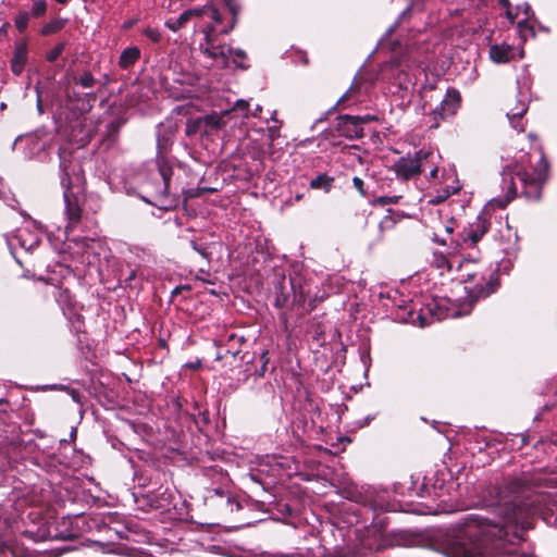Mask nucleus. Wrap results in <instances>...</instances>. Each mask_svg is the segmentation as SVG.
I'll list each match as a JSON object with an SVG mask.
<instances>
[{
    "label": "nucleus",
    "instance_id": "1",
    "mask_svg": "<svg viewBox=\"0 0 557 557\" xmlns=\"http://www.w3.org/2000/svg\"><path fill=\"white\" fill-rule=\"evenodd\" d=\"M60 159V183L63 188L64 215L67 220L65 226V240L67 248L81 263L95 265L101 255L107 252L104 244L100 239L89 237H73L69 234L76 227L82 218V209L77 193L78 185L83 181L82 166L72 160V152L67 148L59 149Z\"/></svg>",
    "mask_w": 557,
    "mask_h": 557
},
{
    "label": "nucleus",
    "instance_id": "2",
    "mask_svg": "<svg viewBox=\"0 0 557 557\" xmlns=\"http://www.w3.org/2000/svg\"><path fill=\"white\" fill-rule=\"evenodd\" d=\"M424 63L414 46L410 45L405 53L392 58L382 65V79L388 84V90L401 99V104L410 102L417 84V71Z\"/></svg>",
    "mask_w": 557,
    "mask_h": 557
},
{
    "label": "nucleus",
    "instance_id": "3",
    "mask_svg": "<svg viewBox=\"0 0 557 557\" xmlns=\"http://www.w3.org/2000/svg\"><path fill=\"white\" fill-rule=\"evenodd\" d=\"M537 166L532 173L516 165L515 169H505L503 172V183L507 188V195L502 199H492L488 203L491 208H505L517 195V184H520L521 194L529 200H539L542 195V187L548 178V162L543 151H540Z\"/></svg>",
    "mask_w": 557,
    "mask_h": 557
},
{
    "label": "nucleus",
    "instance_id": "4",
    "mask_svg": "<svg viewBox=\"0 0 557 557\" xmlns=\"http://www.w3.org/2000/svg\"><path fill=\"white\" fill-rule=\"evenodd\" d=\"M205 42H201L199 48L201 52L213 60L218 65L226 67L231 61L237 67L246 69L243 63L246 60V52L242 49H232L226 45H219L214 38L215 27L210 24L208 27H203Z\"/></svg>",
    "mask_w": 557,
    "mask_h": 557
},
{
    "label": "nucleus",
    "instance_id": "5",
    "mask_svg": "<svg viewBox=\"0 0 557 557\" xmlns=\"http://www.w3.org/2000/svg\"><path fill=\"white\" fill-rule=\"evenodd\" d=\"M193 18L198 20L196 26L201 33H203V27H208L210 24H213V27H215L221 21L218 10L213 5L207 4L202 8L184 11L176 20L166 21L165 26L172 32H177Z\"/></svg>",
    "mask_w": 557,
    "mask_h": 557
},
{
    "label": "nucleus",
    "instance_id": "6",
    "mask_svg": "<svg viewBox=\"0 0 557 557\" xmlns=\"http://www.w3.org/2000/svg\"><path fill=\"white\" fill-rule=\"evenodd\" d=\"M465 285V290L471 301L488 297L493 294L498 286L497 271L491 265L481 271L480 278L475 276L472 280L461 282Z\"/></svg>",
    "mask_w": 557,
    "mask_h": 557
},
{
    "label": "nucleus",
    "instance_id": "7",
    "mask_svg": "<svg viewBox=\"0 0 557 557\" xmlns=\"http://www.w3.org/2000/svg\"><path fill=\"white\" fill-rule=\"evenodd\" d=\"M434 158L432 151L419 150L413 156L401 157L393 164V171L400 180L408 181L426 170L429 159Z\"/></svg>",
    "mask_w": 557,
    "mask_h": 557
},
{
    "label": "nucleus",
    "instance_id": "8",
    "mask_svg": "<svg viewBox=\"0 0 557 557\" xmlns=\"http://www.w3.org/2000/svg\"><path fill=\"white\" fill-rule=\"evenodd\" d=\"M519 86V98L517 106L507 112V117L512 128L518 132H523L524 126L522 124V116L529 108V79L528 77H521L517 79Z\"/></svg>",
    "mask_w": 557,
    "mask_h": 557
},
{
    "label": "nucleus",
    "instance_id": "9",
    "mask_svg": "<svg viewBox=\"0 0 557 557\" xmlns=\"http://www.w3.org/2000/svg\"><path fill=\"white\" fill-rule=\"evenodd\" d=\"M460 103V92L455 88H448L441 103L436 106L431 113L434 120V123L431 126L437 127L441 121L455 115Z\"/></svg>",
    "mask_w": 557,
    "mask_h": 557
},
{
    "label": "nucleus",
    "instance_id": "10",
    "mask_svg": "<svg viewBox=\"0 0 557 557\" xmlns=\"http://www.w3.org/2000/svg\"><path fill=\"white\" fill-rule=\"evenodd\" d=\"M487 230L488 223L485 214H480L473 223L469 224L468 227L463 228V231L458 234L456 244L461 248L474 247L486 234Z\"/></svg>",
    "mask_w": 557,
    "mask_h": 557
},
{
    "label": "nucleus",
    "instance_id": "11",
    "mask_svg": "<svg viewBox=\"0 0 557 557\" xmlns=\"http://www.w3.org/2000/svg\"><path fill=\"white\" fill-rule=\"evenodd\" d=\"M372 119L370 115H345L338 122V132L342 136L349 139L360 138L363 136V124Z\"/></svg>",
    "mask_w": 557,
    "mask_h": 557
},
{
    "label": "nucleus",
    "instance_id": "12",
    "mask_svg": "<svg viewBox=\"0 0 557 557\" xmlns=\"http://www.w3.org/2000/svg\"><path fill=\"white\" fill-rule=\"evenodd\" d=\"M95 101L96 95L92 92L78 94L73 91L69 92L66 96V108L74 116H78L89 112L92 109Z\"/></svg>",
    "mask_w": 557,
    "mask_h": 557
},
{
    "label": "nucleus",
    "instance_id": "13",
    "mask_svg": "<svg viewBox=\"0 0 557 557\" xmlns=\"http://www.w3.org/2000/svg\"><path fill=\"white\" fill-rule=\"evenodd\" d=\"M7 243L11 250V253L16 259V256H15L16 244L21 248L25 249L26 251H32L35 247L38 246L39 238L36 235H33L28 232L18 231V233L15 235L7 236Z\"/></svg>",
    "mask_w": 557,
    "mask_h": 557
},
{
    "label": "nucleus",
    "instance_id": "14",
    "mask_svg": "<svg viewBox=\"0 0 557 557\" xmlns=\"http://www.w3.org/2000/svg\"><path fill=\"white\" fill-rule=\"evenodd\" d=\"M486 262L474 260V259H463L458 268V278L460 282L472 280L478 276L480 278L481 271L488 267Z\"/></svg>",
    "mask_w": 557,
    "mask_h": 557
},
{
    "label": "nucleus",
    "instance_id": "15",
    "mask_svg": "<svg viewBox=\"0 0 557 557\" xmlns=\"http://www.w3.org/2000/svg\"><path fill=\"white\" fill-rule=\"evenodd\" d=\"M27 42L25 40H21L15 44L13 58L11 60V70L15 75H20L27 61Z\"/></svg>",
    "mask_w": 557,
    "mask_h": 557
},
{
    "label": "nucleus",
    "instance_id": "16",
    "mask_svg": "<svg viewBox=\"0 0 557 557\" xmlns=\"http://www.w3.org/2000/svg\"><path fill=\"white\" fill-rule=\"evenodd\" d=\"M231 113L230 110L221 111L220 113H211L202 116L205 125V135L213 134L225 126V117Z\"/></svg>",
    "mask_w": 557,
    "mask_h": 557
},
{
    "label": "nucleus",
    "instance_id": "17",
    "mask_svg": "<svg viewBox=\"0 0 557 557\" xmlns=\"http://www.w3.org/2000/svg\"><path fill=\"white\" fill-rule=\"evenodd\" d=\"M513 51L510 45H493L490 48V58L494 63H507L513 58Z\"/></svg>",
    "mask_w": 557,
    "mask_h": 557
},
{
    "label": "nucleus",
    "instance_id": "18",
    "mask_svg": "<svg viewBox=\"0 0 557 557\" xmlns=\"http://www.w3.org/2000/svg\"><path fill=\"white\" fill-rule=\"evenodd\" d=\"M159 173L161 181L158 184L154 200L160 201V206H163V202L168 197V187L171 177V170L169 168H165L164 165L159 164Z\"/></svg>",
    "mask_w": 557,
    "mask_h": 557
},
{
    "label": "nucleus",
    "instance_id": "19",
    "mask_svg": "<svg viewBox=\"0 0 557 557\" xmlns=\"http://www.w3.org/2000/svg\"><path fill=\"white\" fill-rule=\"evenodd\" d=\"M139 58L140 50L138 47H127L120 54L119 66L124 70L129 69L138 61Z\"/></svg>",
    "mask_w": 557,
    "mask_h": 557
},
{
    "label": "nucleus",
    "instance_id": "20",
    "mask_svg": "<svg viewBox=\"0 0 557 557\" xmlns=\"http://www.w3.org/2000/svg\"><path fill=\"white\" fill-rule=\"evenodd\" d=\"M185 133L189 137L194 136L196 134L205 135V125H203L202 116L187 120Z\"/></svg>",
    "mask_w": 557,
    "mask_h": 557
},
{
    "label": "nucleus",
    "instance_id": "21",
    "mask_svg": "<svg viewBox=\"0 0 557 557\" xmlns=\"http://www.w3.org/2000/svg\"><path fill=\"white\" fill-rule=\"evenodd\" d=\"M333 178L327 176L326 174H320L315 178L311 180L310 187L312 189L323 188L325 191H329L332 186Z\"/></svg>",
    "mask_w": 557,
    "mask_h": 557
},
{
    "label": "nucleus",
    "instance_id": "22",
    "mask_svg": "<svg viewBox=\"0 0 557 557\" xmlns=\"http://www.w3.org/2000/svg\"><path fill=\"white\" fill-rule=\"evenodd\" d=\"M460 189L459 185L446 187L442 191H438L437 195L430 198L429 202L432 205H438L446 200L450 195L456 194Z\"/></svg>",
    "mask_w": 557,
    "mask_h": 557
},
{
    "label": "nucleus",
    "instance_id": "23",
    "mask_svg": "<svg viewBox=\"0 0 557 557\" xmlns=\"http://www.w3.org/2000/svg\"><path fill=\"white\" fill-rule=\"evenodd\" d=\"M64 24H65L64 20L53 18L42 26L41 35L48 36V35L54 34V33L59 32L60 29H62Z\"/></svg>",
    "mask_w": 557,
    "mask_h": 557
},
{
    "label": "nucleus",
    "instance_id": "24",
    "mask_svg": "<svg viewBox=\"0 0 557 557\" xmlns=\"http://www.w3.org/2000/svg\"><path fill=\"white\" fill-rule=\"evenodd\" d=\"M431 264L442 272L450 269V263L447 257L441 252H434Z\"/></svg>",
    "mask_w": 557,
    "mask_h": 557
},
{
    "label": "nucleus",
    "instance_id": "25",
    "mask_svg": "<svg viewBox=\"0 0 557 557\" xmlns=\"http://www.w3.org/2000/svg\"><path fill=\"white\" fill-rule=\"evenodd\" d=\"M529 11H530V7L529 4H524V14L525 16H529ZM518 30H519V34L521 37L524 36L525 32H530L532 36H534V30H533V27L529 25L528 23V17H525L524 20L518 22Z\"/></svg>",
    "mask_w": 557,
    "mask_h": 557
},
{
    "label": "nucleus",
    "instance_id": "26",
    "mask_svg": "<svg viewBox=\"0 0 557 557\" xmlns=\"http://www.w3.org/2000/svg\"><path fill=\"white\" fill-rule=\"evenodd\" d=\"M30 18V14L26 11L20 12L14 20L15 27L22 33L26 29L28 22Z\"/></svg>",
    "mask_w": 557,
    "mask_h": 557
},
{
    "label": "nucleus",
    "instance_id": "27",
    "mask_svg": "<svg viewBox=\"0 0 557 557\" xmlns=\"http://www.w3.org/2000/svg\"><path fill=\"white\" fill-rule=\"evenodd\" d=\"M47 11V3L45 0H37V1H34L33 5H32V12L29 13L30 16H34V17H40L42 15H45Z\"/></svg>",
    "mask_w": 557,
    "mask_h": 557
},
{
    "label": "nucleus",
    "instance_id": "28",
    "mask_svg": "<svg viewBox=\"0 0 557 557\" xmlns=\"http://www.w3.org/2000/svg\"><path fill=\"white\" fill-rule=\"evenodd\" d=\"M75 82L83 88H91L96 84V79L90 72H85Z\"/></svg>",
    "mask_w": 557,
    "mask_h": 557
},
{
    "label": "nucleus",
    "instance_id": "29",
    "mask_svg": "<svg viewBox=\"0 0 557 557\" xmlns=\"http://www.w3.org/2000/svg\"><path fill=\"white\" fill-rule=\"evenodd\" d=\"M190 245L195 251H197L203 259L209 260L211 257L210 247L206 244H199L196 240H191Z\"/></svg>",
    "mask_w": 557,
    "mask_h": 557
},
{
    "label": "nucleus",
    "instance_id": "30",
    "mask_svg": "<svg viewBox=\"0 0 557 557\" xmlns=\"http://www.w3.org/2000/svg\"><path fill=\"white\" fill-rule=\"evenodd\" d=\"M55 299L59 305L64 308L65 306H71V294L67 289H58V294L55 295Z\"/></svg>",
    "mask_w": 557,
    "mask_h": 557
},
{
    "label": "nucleus",
    "instance_id": "31",
    "mask_svg": "<svg viewBox=\"0 0 557 557\" xmlns=\"http://www.w3.org/2000/svg\"><path fill=\"white\" fill-rule=\"evenodd\" d=\"M64 49H65L64 42L58 44L54 48H52L50 51L47 52V55H46L47 60L49 62H54L62 54Z\"/></svg>",
    "mask_w": 557,
    "mask_h": 557
},
{
    "label": "nucleus",
    "instance_id": "32",
    "mask_svg": "<svg viewBox=\"0 0 557 557\" xmlns=\"http://www.w3.org/2000/svg\"><path fill=\"white\" fill-rule=\"evenodd\" d=\"M410 11L411 7H408L400 13L397 21L386 30L387 36H389L398 27V25H400L409 16Z\"/></svg>",
    "mask_w": 557,
    "mask_h": 557
},
{
    "label": "nucleus",
    "instance_id": "33",
    "mask_svg": "<svg viewBox=\"0 0 557 557\" xmlns=\"http://www.w3.org/2000/svg\"><path fill=\"white\" fill-rule=\"evenodd\" d=\"M232 111H240L243 113V116L244 117H248L249 116V103L248 101L244 100V99H238Z\"/></svg>",
    "mask_w": 557,
    "mask_h": 557
},
{
    "label": "nucleus",
    "instance_id": "34",
    "mask_svg": "<svg viewBox=\"0 0 557 557\" xmlns=\"http://www.w3.org/2000/svg\"><path fill=\"white\" fill-rule=\"evenodd\" d=\"M278 126L269 127V135H268V151L262 150L258 153V158H262L265 153L271 154V147L272 143L274 140L275 133L277 131Z\"/></svg>",
    "mask_w": 557,
    "mask_h": 557
},
{
    "label": "nucleus",
    "instance_id": "35",
    "mask_svg": "<svg viewBox=\"0 0 557 557\" xmlns=\"http://www.w3.org/2000/svg\"><path fill=\"white\" fill-rule=\"evenodd\" d=\"M276 293L277 295L274 300V306L277 308H283L288 301V295L282 292L280 286H276Z\"/></svg>",
    "mask_w": 557,
    "mask_h": 557
},
{
    "label": "nucleus",
    "instance_id": "36",
    "mask_svg": "<svg viewBox=\"0 0 557 557\" xmlns=\"http://www.w3.org/2000/svg\"><path fill=\"white\" fill-rule=\"evenodd\" d=\"M144 35L148 37L152 42H159L161 40V33L157 28L147 27L144 29Z\"/></svg>",
    "mask_w": 557,
    "mask_h": 557
},
{
    "label": "nucleus",
    "instance_id": "37",
    "mask_svg": "<svg viewBox=\"0 0 557 557\" xmlns=\"http://www.w3.org/2000/svg\"><path fill=\"white\" fill-rule=\"evenodd\" d=\"M352 185L361 196H367V190L364 189V182L360 177H352Z\"/></svg>",
    "mask_w": 557,
    "mask_h": 557
},
{
    "label": "nucleus",
    "instance_id": "38",
    "mask_svg": "<svg viewBox=\"0 0 557 557\" xmlns=\"http://www.w3.org/2000/svg\"><path fill=\"white\" fill-rule=\"evenodd\" d=\"M355 90L350 87L337 101V106L346 107V102L352 97Z\"/></svg>",
    "mask_w": 557,
    "mask_h": 557
},
{
    "label": "nucleus",
    "instance_id": "39",
    "mask_svg": "<svg viewBox=\"0 0 557 557\" xmlns=\"http://www.w3.org/2000/svg\"><path fill=\"white\" fill-rule=\"evenodd\" d=\"M435 158L436 156L434 154V158L433 159H429V162L426 163V168L432 165V168L430 169V177L431 178H435L437 176V173H438V168L437 165L435 164Z\"/></svg>",
    "mask_w": 557,
    "mask_h": 557
},
{
    "label": "nucleus",
    "instance_id": "40",
    "mask_svg": "<svg viewBox=\"0 0 557 557\" xmlns=\"http://www.w3.org/2000/svg\"><path fill=\"white\" fill-rule=\"evenodd\" d=\"M499 3L503 7L507 8L506 15H507L508 20L510 21V23H513L516 16L511 13V10L509 9V5H510L509 0H499Z\"/></svg>",
    "mask_w": 557,
    "mask_h": 557
},
{
    "label": "nucleus",
    "instance_id": "41",
    "mask_svg": "<svg viewBox=\"0 0 557 557\" xmlns=\"http://www.w3.org/2000/svg\"><path fill=\"white\" fill-rule=\"evenodd\" d=\"M230 9H231V11H232L233 15L235 16V15H236V13H237V12H236L235 7H230ZM234 25H235V20L233 21V23H232L227 28H223V29H221V33H222V34H227V33H230V32L234 28Z\"/></svg>",
    "mask_w": 557,
    "mask_h": 557
},
{
    "label": "nucleus",
    "instance_id": "42",
    "mask_svg": "<svg viewBox=\"0 0 557 557\" xmlns=\"http://www.w3.org/2000/svg\"><path fill=\"white\" fill-rule=\"evenodd\" d=\"M505 224H506V231H507V235H506L507 240H511V238H517V234H516V232H513V231L511 230V227L509 226V224H508V222H507V221H506V223H505Z\"/></svg>",
    "mask_w": 557,
    "mask_h": 557
},
{
    "label": "nucleus",
    "instance_id": "43",
    "mask_svg": "<svg viewBox=\"0 0 557 557\" xmlns=\"http://www.w3.org/2000/svg\"><path fill=\"white\" fill-rule=\"evenodd\" d=\"M262 112V107L260 104H257L253 109V111L251 112V115L257 117L260 115V113Z\"/></svg>",
    "mask_w": 557,
    "mask_h": 557
},
{
    "label": "nucleus",
    "instance_id": "44",
    "mask_svg": "<svg viewBox=\"0 0 557 557\" xmlns=\"http://www.w3.org/2000/svg\"><path fill=\"white\" fill-rule=\"evenodd\" d=\"M432 240L440 244V245H446V240L444 238H440L437 235H434L432 237Z\"/></svg>",
    "mask_w": 557,
    "mask_h": 557
},
{
    "label": "nucleus",
    "instance_id": "45",
    "mask_svg": "<svg viewBox=\"0 0 557 557\" xmlns=\"http://www.w3.org/2000/svg\"><path fill=\"white\" fill-rule=\"evenodd\" d=\"M117 127H119V125H117L116 123H111V124L109 125L110 131H116V129H117Z\"/></svg>",
    "mask_w": 557,
    "mask_h": 557
},
{
    "label": "nucleus",
    "instance_id": "46",
    "mask_svg": "<svg viewBox=\"0 0 557 557\" xmlns=\"http://www.w3.org/2000/svg\"><path fill=\"white\" fill-rule=\"evenodd\" d=\"M453 231H454V227H453V226H450V225H447V226H446V232H447L448 234H451V233H453Z\"/></svg>",
    "mask_w": 557,
    "mask_h": 557
},
{
    "label": "nucleus",
    "instance_id": "47",
    "mask_svg": "<svg viewBox=\"0 0 557 557\" xmlns=\"http://www.w3.org/2000/svg\"><path fill=\"white\" fill-rule=\"evenodd\" d=\"M302 197H304V195H302V194H297V195L295 196V200H296V201H299V200H301V199H302Z\"/></svg>",
    "mask_w": 557,
    "mask_h": 557
},
{
    "label": "nucleus",
    "instance_id": "48",
    "mask_svg": "<svg viewBox=\"0 0 557 557\" xmlns=\"http://www.w3.org/2000/svg\"><path fill=\"white\" fill-rule=\"evenodd\" d=\"M284 557H302V555L297 553V554L286 555Z\"/></svg>",
    "mask_w": 557,
    "mask_h": 557
},
{
    "label": "nucleus",
    "instance_id": "49",
    "mask_svg": "<svg viewBox=\"0 0 557 557\" xmlns=\"http://www.w3.org/2000/svg\"><path fill=\"white\" fill-rule=\"evenodd\" d=\"M135 277V271H132L127 280H133Z\"/></svg>",
    "mask_w": 557,
    "mask_h": 557
},
{
    "label": "nucleus",
    "instance_id": "50",
    "mask_svg": "<svg viewBox=\"0 0 557 557\" xmlns=\"http://www.w3.org/2000/svg\"><path fill=\"white\" fill-rule=\"evenodd\" d=\"M275 114H276V112H273V114H272V116H271V120H272V121H274L275 123H277V120H276V117H275Z\"/></svg>",
    "mask_w": 557,
    "mask_h": 557
},
{
    "label": "nucleus",
    "instance_id": "51",
    "mask_svg": "<svg viewBox=\"0 0 557 557\" xmlns=\"http://www.w3.org/2000/svg\"><path fill=\"white\" fill-rule=\"evenodd\" d=\"M389 202H396V199H398V196H395V198H387Z\"/></svg>",
    "mask_w": 557,
    "mask_h": 557
},
{
    "label": "nucleus",
    "instance_id": "52",
    "mask_svg": "<svg viewBox=\"0 0 557 557\" xmlns=\"http://www.w3.org/2000/svg\"><path fill=\"white\" fill-rule=\"evenodd\" d=\"M60 555H61V553H60V552H58V553H52V555H51L50 557H58V556H60Z\"/></svg>",
    "mask_w": 557,
    "mask_h": 557
},
{
    "label": "nucleus",
    "instance_id": "53",
    "mask_svg": "<svg viewBox=\"0 0 557 557\" xmlns=\"http://www.w3.org/2000/svg\"><path fill=\"white\" fill-rule=\"evenodd\" d=\"M59 3L65 4L69 0H55Z\"/></svg>",
    "mask_w": 557,
    "mask_h": 557
},
{
    "label": "nucleus",
    "instance_id": "54",
    "mask_svg": "<svg viewBox=\"0 0 557 557\" xmlns=\"http://www.w3.org/2000/svg\"><path fill=\"white\" fill-rule=\"evenodd\" d=\"M290 285H292V288L295 289V282H294V280H290Z\"/></svg>",
    "mask_w": 557,
    "mask_h": 557
},
{
    "label": "nucleus",
    "instance_id": "55",
    "mask_svg": "<svg viewBox=\"0 0 557 557\" xmlns=\"http://www.w3.org/2000/svg\"><path fill=\"white\" fill-rule=\"evenodd\" d=\"M75 434H76V431H75V430H72V432H71V437H74V436H75Z\"/></svg>",
    "mask_w": 557,
    "mask_h": 557
},
{
    "label": "nucleus",
    "instance_id": "56",
    "mask_svg": "<svg viewBox=\"0 0 557 557\" xmlns=\"http://www.w3.org/2000/svg\"><path fill=\"white\" fill-rule=\"evenodd\" d=\"M235 338H236V336L234 334L230 335V341H233Z\"/></svg>",
    "mask_w": 557,
    "mask_h": 557
},
{
    "label": "nucleus",
    "instance_id": "57",
    "mask_svg": "<svg viewBox=\"0 0 557 557\" xmlns=\"http://www.w3.org/2000/svg\"><path fill=\"white\" fill-rule=\"evenodd\" d=\"M215 493H216V494H219V495H222V494H223V492H222V491H220V490H215Z\"/></svg>",
    "mask_w": 557,
    "mask_h": 557
},
{
    "label": "nucleus",
    "instance_id": "58",
    "mask_svg": "<svg viewBox=\"0 0 557 557\" xmlns=\"http://www.w3.org/2000/svg\"><path fill=\"white\" fill-rule=\"evenodd\" d=\"M145 200L148 202V203H154L152 200H149V199H146Z\"/></svg>",
    "mask_w": 557,
    "mask_h": 557
},
{
    "label": "nucleus",
    "instance_id": "59",
    "mask_svg": "<svg viewBox=\"0 0 557 557\" xmlns=\"http://www.w3.org/2000/svg\"><path fill=\"white\" fill-rule=\"evenodd\" d=\"M5 107H7L5 103H1V106H0L1 109H4Z\"/></svg>",
    "mask_w": 557,
    "mask_h": 557
}]
</instances>
